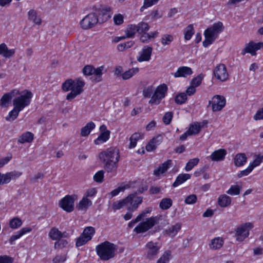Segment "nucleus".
Masks as SVG:
<instances>
[{
	"label": "nucleus",
	"instance_id": "f257e3e1",
	"mask_svg": "<svg viewBox=\"0 0 263 263\" xmlns=\"http://www.w3.org/2000/svg\"><path fill=\"white\" fill-rule=\"evenodd\" d=\"M99 158L104 164V168L108 173L116 172L120 160L119 151L116 147H109L99 153Z\"/></svg>",
	"mask_w": 263,
	"mask_h": 263
},
{
	"label": "nucleus",
	"instance_id": "f03ea898",
	"mask_svg": "<svg viewBox=\"0 0 263 263\" xmlns=\"http://www.w3.org/2000/svg\"><path fill=\"white\" fill-rule=\"evenodd\" d=\"M85 84V82L80 78L76 80L70 79L66 80L62 84V89L65 92L71 91L67 94L66 99L71 100L81 94L83 91V87Z\"/></svg>",
	"mask_w": 263,
	"mask_h": 263
},
{
	"label": "nucleus",
	"instance_id": "7ed1b4c3",
	"mask_svg": "<svg viewBox=\"0 0 263 263\" xmlns=\"http://www.w3.org/2000/svg\"><path fill=\"white\" fill-rule=\"evenodd\" d=\"M117 247L115 244L105 241L96 247L97 255L102 260H108L115 256Z\"/></svg>",
	"mask_w": 263,
	"mask_h": 263
},
{
	"label": "nucleus",
	"instance_id": "20e7f679",
	"mask_svg": "<svg viewBox=\"0 0 263 263\" xmlns=\"http://www.w3.org/2000/svg\"><path fill=\"white\" fill-rule=\"evenodd\" d=\"M223 29L224 27L221 22L214 23L211 27L208 28L204 32L205 39L203 41V46L207 47L212 44Z\"/></svg>",
	"mask_w": 263,
	"mask_h": 263
},
{
	"label": "nucleus",
	"instance_id": "39448f33",
	"mask_svg": "<svg viewBox=\"0 0 263 263\" xmlns=\"http://www.w3.org/2000/svg\"><path fill=\"white\" fill-rule=\"evenodd\" d=\"M13 101V105L16 108L22 110L26 106H28L32 98V93L27 90H25L18 95Z\"/></svg>",
	"mask_w": 263,
	"mask_h": 263
},
{
	"label": "nucleus",
	"instance_id": "423d86ee",
	"mask_svg": "<svg viewBox=\"0 0 263 263\" xmlns=\"http://www.w3.org/2000/svg\"><path fill=\"white\" fill-rule=\"evenodd\" d=\"M167 90V87L166 84H163L158 86L151 97L149 104L152 105L159 104L162 99L165 97Z\"/></svg>",
	"mask_w": 263,
	"mask_h": 263
},
{
	"label": "nucleus",
	"instance_id": "0eeeda50",
	"mask_svg": "<svg viewBox=\"0 0 263 263\" xmlns=\"http://www.w3.org/2000/svg\"><path fill=\"white\" fill-rule=\"evenodd\" d=\"M253 227L251 222H246L238 227L235 230L236 240L239 241H243L249 235V231Z\"/></svg>",
	"mask_w": 263,
	"mask_h": 263
},
{
	"label": "nucleus",
	"instance_id": "6e6552de",
	"mask_svg": "<svg viewBox=\"0 0 263 263\" xmlns=\"http://www.w3.org/2000/svg\"><path fill=\"white\" fill-rule=\"evenodd\" d=\"M157 217H151L146 219L145 221L140 223L136 226L134 231L139 234L144 233L153 228L157 222Z\"/></svg>",
	"mask_w": 263,
	"mask_h": 263
},
{
	"label": "nucleus",
	"instance_id": "1a4fd4ad",
	"mask_svg": "<svg viewBox=\"0 0 263 263\" xmlns=\"http://www.w3.org/2000/svg\"><path fill=\"white\" fill-rule=\"evenodd\" d=\"M98 22V17L95 13H90L80 22V26L83 29H89L93 27Z\"/></svg>",
	"mask_w": 263,
	"mask_h": 263
},
{
	"label": "nucleus",
	"instance_id": "9d476101",
	"mask_svg": "<svg viewBox=\"0 0 263 263\" xmlns=\"http://www.w3.org/2000/svg\"><path fill=\"white\" fill-rule=\"evenodd\" d=\"M226 103V100L223 96L215 95L212 98V101H209L208 107L211 105L213 111H218L224 107Z\"/></svg>",
	"mask_w": 263,
	"mask_h": 263
},
{
	"label": "nucleus",
	"instance_id": "9b49d317",
	"mask_svg": "<svg viewBox=\"0 0 263 263\" xmlns=\"http://www.w3.org/2000/svg\"><path fill=\"white\" fill-rule=\"evenodd\" d=\"M146 257L148 259L152 260L154 259L157 256L160 246L157 242L152 241L148 242L146 245Z\"/></svg>",
	"mask_w": 263,
	"mask_h": 263
},
{
	"label": "nucleus",
	"instance_id": "f8f14e48",
	"mask_svg": "<svg viewBox=\"0 0 263 263\" xmlns=\"http://www.w3.org/2000/svg\"><path fill=\"white\" fill-rule=\"evenodd\" d=\"M213 74L217 80L221 82L227 80L229 77L226 66L223 64H220L215 68Z\"/></svg>",
	"mask_w": 263,
	"mask_h": 263
},
{
	"label": "nucleus",
	"instance_id": "ddd939ff",
	"mask_svg": "<svg viewBox=\"0 0 263 263\" xmlns=\"http://www.w3.org/2000/svg\"><path fill=\"white\" fill-rule=\"evenodd\" d=\"M137 193H134L129 195L127 197H129L128 201L127 210L133 212L136 210L138 205L142 202V197H137Z\"/></svg>",
	"mask_w": 263,
	"mask_h": 263
},
{
	"label": "nucleus",
	"instance_id": "4468645a",
	"mask_svg": "<svg viewBox=\"0 0 263 263\" xmlns=\"http://www.w3.org/2000/svg\"><path fill=\"white\" fill-rule=\"evenodd\" d=\"M74 199L71 196L66 195L62 198L60 203V206L67 212H71L74 209Z\"/></svg>",
	"mask_w": 263,
	"mask_h": 263
},
{
	"label": "nucleus",
	"instance_id": "2eb2a0df",
	"mask_svg": "<svg viewBox=\"0 0 263 263\" xmlns=\"http://www.w3.org/2000/svg\"><path fill=\"white\" fill-rule=\"evenodd\" d=\"M152 51L153 48L152 47L144 46L142 51L139 52V55L137 58V61L139 62L149 61L151 59Z\"/></svg>",
	"mask_w": 263,
	"mask_h": 263
},
{
	"label": "nucleus",
	"instance_id": "dca6fc26",
	"mask_svg": "<svg viewBox=\"0 0 263 263\" xmlns=\"http://www.w3.org/2000/svg\"><path fill=\"white\" fill-rule=\"evenodd\" d=\"M100 130L101 133L94 141L96 145L106 142L109 139L110 136V132L107 130L106 126L105 125H102L100 127Z\"/></svg>",
	"mask_w": 263,
	"mask_h": 263
},
{
	"label": "nucleus",
	"instance_id": "f3484780",
	"mask_svg": "<svg viewBox=\"0 0 263 263\" xmlns=\"http://www.w3.org/2000/svg\"><path fill=\"white\" fill-rule=\"evenodd\" d=\"M259 49V45L258 43H255L253 42H250L247 44L245 48L241 51V54L245 55L246 53H249L252 55H256V51Z\"/></svg>",
	"mask_w": 263,
	"mask_h": 263
},
{
	"label": "nucleus",
	"instance_id": "a211bd4d",
	"mask_svg": "<svg viewBox=\"0 0 263 263\" xmlns=\"http://www.w3.org/2000/svg\"><path fill=\"white\" fill-rule=\"evenodd\" d=\"M19 93V90L14 89L4 94L0 100V105L3 106H7V105L10 102L12 97L17 96Z\"/></svg>",
	"mask_w": 263,
	"mask_h": 263
},
{
	"label": "nucleus",
	"instance_id": "6ab92c4d",
	"mask_svg": "<svg viewBox=\"0 0 263 263\" xmlns=\"http://www.w3.org/2000/svg\"><path fill=\"white\" fill-rule=\"evenodd\" d=\"M193 73V71L190 67L186 66L180 67L177 71L175 72L173 75L175 78L179 77H186L188 76L191 75Z\"/></svg>",
	"mask_w": 263,
	"mask_h": 263
},
{
	"label": "nucleus",
	"instance_id": "aec40b11",
	"mask_svg": "<svg viewBox=\"0 0 263 263\" xmlns=\"http://www.w3.org/2000/svg\"><path fill=\"white\" fill-rule=\"evenodd\" d=\"M226 154V150L224 149H219L213 152L210 157L212 161H220L224 159Z\"/></svg>",
	"mask_w": 263,
	"mask_h": 263
},
{
	"label": "nucleus",
	"instance_id": "412c9836",
	"mask_svg": "<svg viewBox=\"0 0 263 263\" xmlns=\"http://www.w3.org/2000/svg\"><path fill=\"white\" fill-rule=\"evenodd\" d=\"M31 228L29 227H26L21 229L18 231L16 232L15 234L12 235L9 239V242L11 245H13L14 241L19 239L21 237L24 235L27 232L31 231Z\"/></svg>",
	"mask_w": 263,
	"mask_h": 263
},
{
	"label": "nucleus",
	"instance_id": "4be33fe9",
	"mask_svg": "<svg viewBox=\"0 0 263 263\" xmlns=\"http://www.w3.org/2000/svg\"><path fill=\"white\" fill-rule=\"evenodd\" d=\"M34 139V135L30 132H26L19 136L17 141L19 143H31Z\"/></svg>",
	"mask_w": 263,
	"mask_h": 263
},
{
	"label": "nucleus",
	"instance_id": "5701e85b",
	"mask_svg": "<svg viewBox=\"0 0 263 263\" xmlns=\"http://www.w3.org/2000/svg\"><path fill=\"white\" fill-rule=\"evenodd\" d=\"M15 52L14 49H9L5 43L0 44V54L6 58H10Z\"/></svg>",
	"mask_w": 263,
	"mask_h": 263
},
{
	"label": "nucleus",
	"instance_id": "b1692460",
	"mask_svg": "<svg viewBox=\"0 0 263 263\" xmlns=\"http://www.w3.org/2000/svg\"><path fill=\"white\" fill-rule=\"evenodd\" d=\"M171 164H172L171 160H168L164 162L161 165H160L158 168H157L154 171V174L157 176H158L160 174L164 173L170 167Z\"/></svg>",
	"mask_w": 263,
	"mask_h": 263
},
{
	"label": "nucleus",
	"instance_id": "393cba45",
	"mask_svg": "<svg viewBox=\"0 0 263 263\" xmlns=\"http://www.w3.org/2000/svg\"><path fill=\"white\" fill-rule=\"evenodd\" d=\"M247 158L244 153H239L234 158V164L237 166H243L247 162Z\"/></svg>",
	"mask_w": 263,
	"mask_h": 263
},
{
	"label": "nucleus",
	"instance_id": "a878e982",
	"mask_svg": "<svg viewBox=\"0 0 263 263\" xmlns=\"http://www.w3.org/2000/svg\"><path fill=\"white\" fill-rule=\"evenodd\" d=\"M217 203L220 207L226 208L231 204V198L225 194L221 195L218 197Z\"/></svg>",
	"mask_w": 263,
	"mask_h": 263
},
{
	"label": "nucleus",
	"instance_id": "bb28decb",
	"mask_svg": "<svg viewBox=\"0 0 263 263\" xmlns=\"http://www.w3.org/2000/svg\"><path fill=\"white\" fill-rule=\"evenodd\" d=\"M28 18L29 20L32 21L34 24L40 25L42 21L41 18L37 15V13L34 9L30 10L28 12Z\"/></svg>",
	"mask_w": 263,
	"mask_h": 263
},
{
	"label": "nucleus",
	"instance_id": "cd10ccee",
	"mask_svg": "<svg viewBox=\"0 0 263 263\" xmlns=\"http://www.w3.org/2000/svg\"><path fill=\"white\" fill-rule=\"evenodd\" d=\"M224 243L222 238L219 237H215L212 239L211 243L209 244V247L212 250H217L220 249Z\"/></svg>",
	"mask_w": 263,
	"mask_h": 263
},
{
	"label": "nucleus",
	"instance_id": "c85d7f7f",
	"mask_svg": "<svg viewBox=\"0 0 263 263\" xmlns=\"http://www.w3.org/2000/svg\"><path fill=\"white\" fill-rule=\"evenodd\" d=\"M143 136L144 135L141 133H135L133 134L129 138L130 143L129 148H134L136 146L137 141L142 139Z\"/></svg>",
	"mask_w": 263,
	"mask_h": 263
},
{
	"label": "nucleus",
	"instance_id": "c756f323",
	"mask_svg": "<svg viewBox=\"0 0 263 263\" xmlns=\"http://www.w3.org/2000/svg\"><path fill=\"white\" fill-rule=\"evenodd\" d=\"M203 123L204 122H203L201 125V123L199 122H194L190 125L187 130L191 135L198 134L200 132L201 128L203 126Z\"/></svg>",
	"mask_w": 263,
	"mask_h": 263
},
{
	"label": "nucleus",
	"instance_id": "7c9ffc66",
	"mask_svg": "<svg viewBox=\"0 0 263 263\" xmlns=\"http://www.w3.org/2000/svg\"><path fill=\"white\" fill-rule=\"evenodd\" d=\"M191 178V175L189 174H181L177 176L175 181L173 183V186L177 187L181 184L184 182L187 179Z\"/></svg>",
	"mask_w": 263,
	"mask_h": 263
},
{
	"label": "nucleus",
	"instance_id": "2f4dec72",
	"mask_svg": "<svg viewBox=\"0 0 263 263\" xmlns=\"http://www.w3.org/2000/svg\"><path fill=\"white\" fill-rule=\"evenodd\" d=\"M95 127V124L93 122H88L84 127L82 128L81 135L83 137L88 136Z\"/></svg>",
	"mask_w": 263,
	"mask_h": 263
},
{
	"label": "nucleus",
	"instance_id": "473e14b6",
	"mask_svg": "<svg viewBox=\"0 0 263 263\" xmlns=\"http://www.w3.org/2000/svg\"><path fill=\"white\" fill-rule=\"evenodd\" d=\"M92 204V202L87 197H84L77 205L79 210H86Z\"/></svg>",
	"mask_w": 263,
	"mask_h": 263
},
{
	"label": "nucleus",
	"instance_id": "72a5a7b5",
	"mask_svg": "<svg viewBox=\"0 0 263 263\" xmlns=\"http://www.w3.org/2000/svg\"><path fill=\"white\" fill-rule=\"evenodd\" d=\"M181 228V224L177 223L175 225L172 226L169 229L165 231V233L172 236H175L177 233L180 230Z\"/></svg>",
	"mask_w": 263,
	"mask_h": 263
},
{
	"label": "nucleus",
	"instance_id": "f704fd0d",
	"mask_svg": "<svg viewBox=\"0 0 263 263\" xmlns=\"http://www.w3.org/2000/svg\"><path fill=\"white\" fill-rule=\"evenodd\" d=\"M49 237L53 240L62 238V232L55 227L51 228L49 232Z\"/></svg>",
	"mask_w": 263,
	"mask_h": 263
},
{
	"label": "nucleus",
	"instance_id": "c9c22d12",
	"mask_svg": "<svg viewBox=\"0 0 263 263\" xmlns=\"http://www.w3.org/2000/svg\"><path fill=\"white\" fill-rule=\"evenodd\" d=\"M129 197H126L122 200L114 202L112 205V208L115 210H119L124 206L128 207V201Z\"/></svg>",
	"mask_w": 263,
	"mask_h": 263
},
{
	"label": "nucleus",
	"instance_id": "e433bc0d",
	"mask_svg": "<svg viewBox=\"0 0 263 263\" xmlns=\"http://www.w3.org/2000/svg\"><path fill=\"white\" fill-rule=\"evenodd\" d=\"M173 204V200L169 198H163L159 203V207L163 210L168 209Z\"/></svg>",
	"mask_w": 263,
	"mask_h": 263
},
{
	"label": "nucleus",
	"instance_id": "4c0bfd02",
	"mask_svg": "<svg viewBox=\"0 0 263 263\" xmlns=\"http://www.w3.org/2000/svg\"><path fill=\"white\" fill-rule=\"evenodd\" d=\"M139 71V68H132L126 71L122 74V77L124 80H127L132 78L133 76L138 73Z\"/></svg>",
	"mask_w": 263,
	"mask_h": 263
},
{
	"label": "nucleus",
	"instance_id": "58836bf2",
	"mask_svg": "<svg viewBox=\"0 0 263 263\" xmlns=\"http://www.w3.org/2000/svg\"><path fill=\"white\" fill-rule=\"evenodd\" d=\"M22 175V173L13 171L9 173H7L4 174L5 176V182L8 183L11 181V179H15L19 177Z\"/></svg>",
	"mask_w": 263,
	"mask_h": 263
},
{
	"label": "nucleus",
	"instance_id": "ea45409f",
	"mask_svg": "<svg viewBox=\"0 0 263 263\" xmlns=\"http://www.w3.org/2000/svg\"><path fill=\"white\" fill-rule=\"evenodd\" d=\"M22 221L18 217H14L9 221V227L12 229H16L22 225Z\"/></svg>",
	"mask_w": 263,
	"mask_h": 263
},
{
	"label": "nucleus",
	"instance_id": "a19ab883",
	"mask_svg": "<svg viewBox=\"0 0 263 263\" xmlns=\"http://www.w3.org/2000/svg\"><path fill=\"white\" fill-rule=\"evenodd\" d=\"M174 36L169 34H164L162 36L161 43L163 46H169L174 41Z\"/></svg>",
	"mask_w": 263,
	"mask_h": 263
},
{
	"label": "nucleus",
	"instance_id": "79ce46f5",
	"mask_svg": "<svg viewBox=\"0 0 263 263\" xmlns=\"http://www.w3.org/2000/svg\"><path fill=\"white\" fill-rule=\"evenodd\" d=\"M171 257V252L170 251H166L157 260L156 263H168Z\"/></svg>",
	"mask_w": 263,
	"mask_h": 263
},
{
	"label": "nucleus",
	"instance_id": "37998d69",
	"mask_svg": "<svg viewBox=\"0 0 263 263\" xmlns=\"http://www.w3.org/2000/svg\"><path fill=\"white\" fill-rule=\"evenodd\" d=\"M194 33V27L193 24L189 25L184 30V39L190 40Z\"/></svg>",
	"mask_w": 263,
	"mask_h": 263
},
{
	"label": "nucleus",
	"instance_id": "c03bdc74",
	"mask_svg": "<svg viewBox=\"0 0 263 263\" xmlns=\"http://www.w3.org/2000/svg\"><path fill=\"white\" fill-rule=\"evenodd\" d=\"M21 110H20V109L16 108L14 106L13 109L10 111L8 114V115L6 117V120L7 121H13L15 119L17 118V117L18 116L19 112Z\"/></svg>",
	"mask_w": 263,
	"mask_h": 263
},
{
	"label": "nucleus",
	"instance_id": "a18cd8bd",
	"mask_svg": "<svg viewBox=\"0 0 263 263\" xmlns=\"http://www.w3.org/2000/svg\"><path fill=\"white\" fill-rule=\"evenodd\" d=\"M127 37H133L135 33L137 32V27L136 25H129L125 31Z\"/></svg>",
	"mask_w": 263,
	"mask_h": 263
},
{
	"label": "nucleus",
	"instance_id": "49530a36",
	"mask_svg": "<svg viewBox=\"0 0 263 263\" xmlns=\"http://www.w3.org/2000/svg\"><path fill=\"white\" fill-rule=\"evenodd\" d=\"M95 229L93 227H87L84 229V230L81 235H82L85 238L86 237H88V238L89 237L90 240L91 239L92 236L95 234Z\"/></svg>",
	"mask_w": 263,
	"mask_h": 263
},
{
	"label": "nucleus",
	"instance_id": "de8ad7c7",
	"mask_svg": "<svg viewBox=\"0 0 263 263\" xmlns=\"http://www.w3.org/2000/svg\"><path fill=\"white\" fill-rule=\"evenodd\" d=\"M136 26L137 27V32L139 33H146L149 29L148 24L145 22H140Z\"/></svg>",
	"mask_w": 263,
	"mask_h": 263
},
{
	"label": "nucleus",
	"instance_id": "09e8293b",
	"mask_svg": "<svg viewBox=\"0 0 263 263\" xmlns=\"http://www.w3.org/2000/svg\"><path fill=\"white\" fill-rule=\"evenodd\" d=\"M187 100V96L185 93L182 92L177 95L175 98V103L179 105L184 103Z\"/></svg>",
	"mask_w": 263,
	"mask_h": 263
},
{
	"label": "nucleus",
	"instance_id": "8fccbe9b",
	"mask_svg": "<svg viewBox=\"0 0 263 263\" xmlns=\"http://www.w3.org/2000/svg\"><path fill=\"white\" fill-rule=\"evenodd\" d=\"M199 159L197 158L190 159L186 163L185 169L186 171H191L195 166L197 165Z\"/></svg>",
	"mask_w": 263,
	"mask_h": 263
},
{
	"label": "nucleus",
	"instance_id": "3c124183",
	"mask_svg": "<svg viewBox=\"0 0 263 263\" xmlns=\"http://www.w3.org/2000/svg\"><path fill=\"white\" fill-rule=\"evenodd\" d=\"M68 244V242L67 240L59 238V239L57 240V241L54 243V248L55 249H62L65 248Z\"/></svg>",
	"mask_w": 263,
	"mask_h": 263
},
{
	"label": "nucleus",
	"instance_id": "603ef678",
	"mask_svg": "<svg viewBox=\"0 0 263 263\" xmlns=\"http://www.w3.org/2000/svg\"><path fill=\"white\" fill-rule=\"evenodd\" d=\"M134 44L132 41H130L125 43H121L117 46V49L120 51H122L125 49H128L131 47Z\"/></svg>",
	"mask_w": 263,
	"mask_h": 263
},
{
	"label": "nucleus",
	"instance_id": "864d4df0",
	"mask_svg": "<svg viewBox=\"0 0 263 263\" xmlns=\"http://www.w3.org/2000/svg\"><path fill=\"white\" fill-rule=\"evenodd\" d=\"M90 240V238L85 237L82 235H81L79 237L77 238L76 245L77 247H81L86 244L88 241Z\"/></svg>",
	"mask_w": 263,
	"mask_h": 263
},
{
	"label": "nucleus",
	"instance_id": "5fc2aeb1",
	"mask_svg": "<svg viewBox=\"0 0 263 263\" xmlns=\"http://www.w3.org/2000/svg\"><path fill=\"white\" fill-rule=\"evenodd\" d=\"M240 187L238 185H232L227 193L231 195H237L240 193Z\"/></svg>",
	"mask_w": 263,
	"mask_h": 263
},
{
	"label": "nucleus",
	"instance_id": "6e6d98bb",
	"mask_svg": "<svg viewBox=\"0 0 263 263\" xmlns=\"http://www.w3.org/2000/svg\"><path fill=\"white\" fill-rule=\"evenodd\" d=\"M67 259V255H57L52 259V263H63Z\"/></svg>",
	"mask_w": 263,
	"mask_h": 263
},
{
	"label": "nucleus",
	"instance_id": "4d7b16f0",
	"mask_svg": "<svg viewBox=\"0 0 263 263\" xmlns=\"http://www.w3.org/2000/svg\"><path fill=\"white\" fill-rule=\"evenodd\" d=\"M173 117V113L172 111H168L165 114L163 117V122L166 125H168L172 121Z\"/></svg>",
	"mask_w": 263,
	"mask_h": 263
},
{
	"label": "nucleus",
	"instance_id": "13d9d810",
	"mask_svg": "<svg viewBox=\"0 0 263 263\" xmlns=\"http://www.w3.org/2000/svg\"><path fill=\"white\" fill-rule=\"evenodd\" d=\"M104 172L101 170L97 172L93 176L94 180L99 183H101L103 181Z\"/></svg>",
	"mask_w": 263,
	"mask_h": 263
},
{
	"label": "nucleus",
	"instance_id": "bf43d9fd",
	"mask_svg": "<svg viewBox=\"0 0 263 263\" xmlns=\"http://www.w3.org/2000/svg\"><path fill=\"white\" fill-rule=\"evenodd\" d=\"M197 200V196L195 194H191L185 198L184 202L187 204H194L196 202Z\"/></svg>",
	"mask_w": 263,
	"mask_h": 263
},
{
	"label": "nucleus",
	"instance_id": "052dcab7",
	"mask_svg": "<svg viewBox=\"0 0 263 263\" xmlns=\"http://www.w3.org/2000/svg\"><path fill=\"white\" fill-rule=\"evenodd\" d=\"M203 79V76L202 74H199L197 76L196 78H194L192 79L191 81V84L195 87H196L200 85L201 83V81Z\"/></svg>",
	"mask_w": 263,
	"mask_h": 263
},
{
	"label": "nucleus",
	"instance_id": "680f3d73",
	"mask_svg": "<svg viewBox=\"0 0 263 263\" xmlns=\"http://www.w3.org/2000/svg\"><path fill=\"white\" fill-rule=\"evenodd\" d=\"M93 66L90 65H87L84 66L83 68L82 71L85 76L92 75Z\"/></svg>",
	"mask_w": 263,
	"mask_h": 263
},
{
	"label": "nucleus",
	"instance_id": "e2e57ef3",
	"mask_svg": "<svg viewBox=\"0 0 263 263\" xmlns=\"http://www.w3.org/2000/svg\"><path fill=\"white\" fill-rule=\"evenodd\" d=\"M129 186L128 185L119 186L117 189L112 191L110 194L111 195V197L115 196L117 195L120 192H123L126 188L128 187Z\"/></svg>",
	"mask_w": 263,
	"mask_h": 263
},
{
	"label": "nucleus",
	"instance_id": "0e129e2a",
	"mask_svg": "<svg viewBox=\"0 0 263 263\" xmlns=\"http://www.w3.org/2000/svg\"><path fill=\"white\" fill-rule=\"evenodd\" d=\"M159 0H144V5L141 7L140 10L143 11L144 9L152 6L156 3Z\"/></svg>",
	"mask_w": 263,
	"mask_h": 263
},
{
	"label": "nucleus",
	"instance_id": "69168bd1",
	"mask_svg": "<svg viewBox=\"0 0 263 263\" xmlns=\"http://www.w3.org/2000/svg\"><path fill=\"white\" fill-rule=\"evenodd\" d=\"M12 156L11 154H9L5 157L0 158V168L3 167L5 164L11 160Z\"/></svg>",
	"mask_w": 263,
	"mask_h": 263
},
{
	"label": "nucleus",
	"instance_id": "338daca9",
	"mask_svg": "<svg viewBox=\"0 0 263 263\" xmlns=\"http://www.w3.org/2000/svg\"><path fill=\"white\" fill-rule=\"evenodd\" d=\"M114 21L116 25H120L123 23V16L122 15L119 14L115 15L114 17Z\"/></svg>",
	"mask_w": 263,
	"mask_h": 263
},
{
	"label": "nucleus",
	"instance_id": "774afa93",
	"mask_svg": "<svg viewBox=\"0 0 263 263\" xmlns=\"http://www.w3.org/2000/svg\"><path fill=\"white\" fill-rule=\"evenodd\" d=\"M255 120L263 119V108L258 109L253 117Z\"/></svg>",
	"mask_w": 263,
	"mask_h": 263
}]
</instances>
